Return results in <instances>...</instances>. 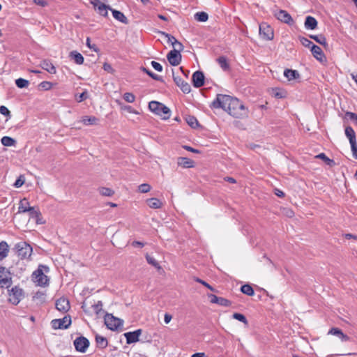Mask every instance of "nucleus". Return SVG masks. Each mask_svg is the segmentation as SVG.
Here are the masks:
<instances>
[{
	"label": "nucleus",
	"mask_w": 357,
	"mask_h": 357,
	"mask_svg": "<svg viewBox=\"0 0 357 357\" xmlns=\"http://www.w3.org/2000/svg\"><path fill=\"white\" fill-rule=\"evenodd\" d=\"M211 105L214 108H222L234 118L247 116V110L239 100L228 95L218 94Z\"/></svg>",
	"instance_id": "f257e3e1"
},
{
	"label": "nucleus",
	"mask_w": 357,
	"mask_h": 357,
	"mask_svg": "<svg viewBox=\"0 0 357 357\" xmlns=\"http://www.w3.org/2000/svg\"><path fill=\"white\" fill-rule=\"evenodd\" d=\"M13 250L15 252V254L21 259H30L33 248L26 241H20L17 243Z\"/></svg>",
	"instance_id": "f03ea898"
},
{
	"label": "nucleus",
	"mask_w": 357,
	"mask_h": 357,
	"mask_svg": "<svg viewBox=\"0 0 357 357\" xmlns=\"http://www.w3.org/2000/svg\"><path fill=\"white\" fill-rule=\"evenodd\" d=\"M43 269L47 272L49 271V268L47 266L40 265L38 269L32 274V280L37 286L45 287L49 284V279L47 276L44 274Z\"/></svg>",
	"instance_id": "7ed1b4c3"
},
{
	"label": "nucleus",
	"mask_w": 357,
	"mask_h": 357,
	"mask_svg": "<svg viewBox=\"0 0 357 357\" xmlns=\"http://www.w3.org/2000/svg\"><path fill=\"white\" fill-rule=\"evenodd\" d=\"M149 109L162 119H168L170 116V109L164 104L158 101H151L149 103Z\"/></svg>",
	"instance_id": "20e7f679"
},
{
	"label": "nucleus",
	"mask_w": 357,
	"mask_h": 357,
	"mask_svg": "<svg viewBox=\"0 0 357 357\" xmlns=\"http://www.w3.org/2000/svg\"><path fill=\"white\" fill-rule=\"evenodd\" d=\"M105 324L109 329L116 331L123 326V321L112 314H107L105 317Z\"/></svg>",
	"instance_id": "39448f33"
},
{
	"label": "nucleus",
	"mask_w": 357,
	"mask_h": 357,
	"mask_svg": "<svg viewBox=\"0 0 357 357\" xmlns=\"http://www.w3.org/2000/svg\"><path fill=\"white\" fill-rule=\"evenodd\" d=\"M344 132L345 135L349 140L353 156L354 158L357 159V142L356 133L351 126L346 127Z\"/></svg>",
	"instance_id": "423d86ee"
},
{
	"label": "nucleus",
	"mask_w": 357,
	"mask_h": 357,
	"mask_svg": "<svg viewBox=\"0 0 357 357\" xmlns=\"http://www.w3.org/2000/svg\"><path fill=\"white\" fill-rule=\"evenodd\" d=\"M9 301L13 305H17L24 296L22 289L15 286L8 291Z\"/></svg>",
	"instance_id": "0eeeda50"
},
{
	"label": "nucleus",
	"mask_w": 357,
	"mask_h": 357,
	"mask_svg": "<svg viewBox=\"0 0 357 357\" xmlns=\"http://www.w3.org/2000/svg\"><path fill=\"white\" fill-rule=\"evenodd\" d=\"M12 284L10 272L5 267H0V285L1 287L8 288Z\"/></svg>",
	"instance_id": "6e6552de"
},
{
	"label": "nucleus",
	"mask_w": 357,
	"mask_h": 357,
	"mask_svg": "<svg viewBox=\"0 0 357 357\" xmlns=\"http://www.w3.org/2000/svg\"><path fill=\"white\" fill-rule=\"evenodd\" d=\"M71 324L70 316H65L63 319H56L51 321L52 327L54 329H66Z\"/></svg>",
	"instance_id": "1a4fd4ad"
},
{
	"label": "nucleus",
	"mask_w": 357,
	"mask_h": 357,
	"mask_svg": "<svg viewBox=\"0 0 357 357\" xmlns=\"http://www.w3.org/2000/svg\"><path fill=\"white\" fill-rule=\"evenodd\" d=\"M91 3L93 6L94 9L102 16L107 17L108 14V10H112L109 6H107L100 0H91Z\"/></svg>",
	"instance_id": "9d476101"
},
{
	"label": "nucleus",
	"mask_w": 357,
	"mask_h": 357,
	"mask_svg": "<svg viewBox=\"0 0 357 357\" xmlns=\"http://www.w3.org/2000/svg\"><path fill=\"white\" fill-rule=\"evenodd\" d=\"M74 346L77 351L84 353L89 346V341L87 338L80 336L75 340Z\"/></svg>",
	"instance_id": "9b49d317"
},
{
	"label": "nucleus",
	"mask_w": 357,
	"mask_h": 357,
	"mask_svg": "<svg viewBox=\"0 0 357 357\" xmlns=\"http://www.w3.org/2000/svg\"><path fill=\"white\" fill-rule=\"evenodd\" d=\"M204 75L202 71L197 70L192 74V81L193 86L199 88L204 84Z\"/></svg>",
	"instance_id": "f8f14e48"
},
{
	"label": "nucleus",
	"mask_w": 357,
	"mask_h": 357,
	"mask_svg": "<svg viewBox=\"0 0 357 357\" xmlns=\"http://www.w3.org/2000/svg\"><path fill=\"white\" fill-rule=\"evenodd\" d=\"M167 60L172 66H178L181 61V55L176 50H171L167 56Z\"/></svg>",
	"instance_id": "ddd939ff"
},
{
	"label": "nucleus",
	"mask_w": 357,
	"mask_h": 357,
	"mask_svg": "<svg viewBox=\"0 0 357 357\" xmlns=\"http://www.w3.org/2000/svg\"><path fill=\"white\" fill-rule=\"evenodd\" d=\"M142 331L141 329L136 330L133 332H128L124 333V336L126 338L127 344H132L139 341V337L142 334Z\"/></svg>",
	"instance_id": "4468645a"
},
{
	"label": "nucleus",
	"mask_w": 357,
	"mask_h": 357,
	"mask_svg": "<svg viewBox=\"0 0 357 357\" xmlns=\"http://www.w3.org/2000/svg\"><path fill=\"white\" fill-rule=\"evenodd\" d=\"M56 308L62 312H66L69 310L70 306L69 301L66 298H60L56 301Z\"/></svg>",
	"instance_id": "2eb2a0df"
},
{
	"label": "nucleus",
	"mask_w": 357,
	"mask_h": 357,
	"mask_svg": "<svg viewBox=\"0 0 357 357\" xmlns=\"http://www.w3.org/2000/svg\"><path fill=\"white\" fill-rule=\"evenodd\" d=\"M275 16L278 20L286 24H291L293 22L291 16L286 10H280L275 13Z\"/></svg>",
	"instance_id": "dca6fc26"
},
{
	"label": "nucleus",
	"mask_w": 357,
	"mask_h": 357,
	"mask_svg": "<svg viewBox=\"0 0 357 357\" xmlns=\"http://www.w3.org/2000/svg\"><path fill=\"white\" fill-rule=\"evenodd\" d=\"M259 33L266 40H271L273 38L272 29L266 24H262L259 26Z\"/></svg>",
	"instance_id": "f3484780"
},
{
	"label": "nucleus",
	"mask_w": 357,
	"mask_h": 357,
	"mask_svg": "<svg viewBox=\"0 0 357 357\" xmlns=\"http://www.w3.org/2000/svg\"><path fill=\"white\" fill-rule=\"evenodd\" d=\"M173 78H174V81L176 83V84L181 89V90L184 93H189L190 92L191 88H190V84L188 82L183 81L179 77L174 76Z\"/></svg>",
	"instance_id": "a211bd4d"
},
{
	"label": "nucleus",
	"mask_w": 357,
	"mask_h": 357,
	"mask_svg": "<svg viewBox=\"0 0 357 357\" xmlns=\"http://www.w3.org/2000/svg\"><path fill=\"white\" fill-rule=\"evenodd\" d=\"M208 296L211 303H215L221 306H229L231 304L230 301L225 298L218 297L214 294H208Z\"/></svg>",
	"instance_id": "6ab92c4d"
},
{
	"label": "nucleus",
	"mask_w": 357,
	"mask_h": 357,
	"mask_svg": "<svg viewBox=\"0 0 357 357\" xmlns=\"http://www.w3.org/2000/svg\"><path fill=\"white\" fill-rule=\"evenodd\" d=\"M328 334L337 336L342 342H347L350 340V337L344 334L342 331L338 328H332Z\"/></svg>",
	"instance_id": "aec40b11"
},
{
	"label": "nucleus",
	"mask_w": 357,
	"mask_h": 357,
	"mask_svg": "<svg viewBox=\"0 0 357 357\" xmlns=\"http://www.w3.org/2000/svg\"><path fill=\"white\" fill-rule=\"evenodd\" d=\"M40 66L50 74H56V70L52 63L47 59H44L40 62Z\"/></svg>",
	"instance_id": "412c9836"
},
{
	"label": "nucleus",
	"mask_w": 357,
	"mask_h": 357,
	"mask_svg": "<svg viewBox=\"0 0 357 357\" xmlns=\"http://www.w3.org/2000/svg\"><path fill=\"white\" fill-rule=\"evenodd\" d=\"M311 52H312V54H313V56L318 61H323L324 60L326 59V57L323 53V51L319 46H317L314 44H312V46L311 47Z\"/></svg>",
	"instance_id": "4be33fe9"
},
{
	"label": "nucleus",
	"mask_w": 357,
	"mask_h": 357,
	"mask_svg": "<svg viewBox=\"0 0 357 357\" xmlns=\"http://www.w3.org/2000/svg\"><path fill=\"white\" fill-rule=\"evenodd\" d=\"M177 164L183 168H190L194 166V161L185 157H179L177 159Z\"/></svg>",
	"instance_id": "5701e85b"
},
{
	"label": "nucleus",
	"mask_w": 357,
	"mask_h": 357,
	"mask_svg": "<svg viewBox=\"0 0 357 357\" xmlns=\"http://www.w3.org/2000/svg\"><path fill=\"white\" fill-rule=\"evenodd\" d=\"M284 75L289 81L296 79L300 77L298 72L296 70L291 69H286L284 72Z\"/></svg>",
	"instance_id": "b1692460"
},
{
	"label": "nucleus",
	"mask_w": 357,
	"mask_h": 357,
	"mask_svg": "<svg viewBox=\"0 0 357 357\" xmlns=\"http://www.w3.org/2000/svg\"><path fill=\"white\" fill-rule=\"evenodd\" d=\"M317 26V21L312 16H307L305 21V27L307 29L313 30Z\"/></svg>",
	"instance_id": "393cba45"
},
{
	"label": "nucleus",
	"mask_w": 357,
	"mask_h": 357,
	"mask_svg": "<svg viewBox=\"0 0 357 357\" xmlns=\"http://www.w3.org/2000/svg\"><path fill=\"white\" fill-rule=\"evenodd\" d=\"M29 202L26 199H23L20 202V206L18 207V213H26L28 211H33V207L29 206Z\"/></svg>",
	"instance_id": "a878e982"
},
{
	"label": "nucleus",
	"mask_w": 357,
	"mask_h": 357,
	"mask_svg": "<svg viewBox=\"0 0 357 357\" xmlns=\"http://www.w3.org/2000/svg\"><path fill=\"white\" fill-rule=\"evenodd\" d=\"M111 10L112 12L113 17L116 20H118L125 24H128V20L127 17L125 16V15L122 12L116 10H114V9H112Z\"/></svg>",
	"instance_id": "bb28decb"
},
{
	"label": "nucleus",
	"mask_w": 357,
	"mask_h": 357,
	"mask_svg": "<svg viewBox=\"0 0 357 357\" xmlns=\"http://www.w3.org/2000/svg\"><path fill=\"white\" fill-rule=\"evenodd\" d=\"M9 252V246L6 241L0 242V260L5 259Z\"/></svg>",
	"instance_id": "cd10ccee"
},
{
	"label": "nucleus",
	"mask_w": 357,
	"mask_h": 357,
	"mask_svg": "<svg viewBox=\"0 0 357 357\" xmlns=\"http://www.w3.org/2000/svg\"><path fill=\"white\" fill-rule=\"evenodd\" d=\"M69 56L71 59L74 60L75 63L78 65L82 64L84 63L83 56L76 51L70 52Z\"/></svg>",
	"instance_id": "c85d7f7f"
},
{
	"label": "nucleus",
	"mask_w": 357,
	"mask_h": 357,
	"mask_svg": "<svg viewBox=\"0 0 357 357\" xmlns=\"http://www.w3.org/2000/svg\"><path fill=\"white\" fill-rule=\"evenodd\" d=\"M148 206L154 209L160 208L162 206V203L158 198H150L146 200Z\"/></svg>",
	"instance_id": "c756f323"
},
{
	"label": "nucleus",
	"mask_w": 357,
	"mask_h": 357,
	"mask_svg": "<svg viewBox=\"0 0 357 357\" xmlns=\"http://www.w3.org/2000/svg\"><path fill=\"white\" fill-rule=\"evenodd\" d=\"M96 342L97 347L100 349H104L107 347L108 344L107 340L105 337L99 335H96Z\"/></svg>",
	"instance_id": "7c9ffc66"
},
{
	"label": "nucleus",
	"mask_w": 357,
	"mask_h": 357,
	"mask_svg": "<svg viewBox=\"0 0 357 357\" xmlns=\"http://www.w3.org/2000/svg\"><path fill=\"white\" fill-rule=\"evenodd\" d=\"M310 37L314 40L317 43L326 47L327 45L326 39L324 36L320 35H310Z\"/></svg>",
	"instance_id": "2f4dec72"
},
{
	"label": "nucleus",
	"mask_w": 357,
	"mask_h": 357,
	"mask_svg": "<svg viewBox=\"0 0 357 357\" xmlns=\"http://www.w3.org/2000/svg\"><path fill=\"white\" fill-rule=\"evenodd\" d=\"M1 144L5 146H11L15 144V140L8 136H4L1 139Z\"/></svg>",
	"instance_id": "473e14b6"
},
{
	"label": "nucleus",
	"mask_w": 357,
	"mask_h": 357,
	"mask_svg": "<svg viewBox=\"0 0 357 357\" xmlns=\"http://www.w3.org/2000/svg\"><path fill=\"white\" fill-rule=\"evenodd\" d=\"M241 291L248 296H253L255 294L253 288L250 284H243L241 286Z\"/></svg>",
	"instance_id": "72a5a7b5"
},
{
	"label": "nucleus",
	"mask_w": 357,
	"mask_h": 357,
	"mask_svg": "<svg viewBox=\"0 0 357 357\" xmlns=\"http://www.w3.org/2000/svg\"><path fill=\"white\" fill-rule=\"evenodd\" d=\"M97 121H98V119L95 116H84L82 120V122L86 126L94 125L97 123Z\"/></svg>",
	"instance_id": "f704fd0d"
},
{
	"label": "nucleus",
	"mask_w": 357,
	"mask_h": 357,
	"mask_svg": "<svg viewBox=\"0 0 357 357\" xmlns=\"http://www.w3.org/2000/svg\"><path fill=\"white\" fill-rule=\"evenodd\" d=\"M208 15L205 12H197L195 14V19L199 22H206L208 20Z\"/></svg>",
	"instance_id": "c9c22d12"
},
{
	"label": "nucleus",
	"mask_w": 357,
	"mask_h": 357,
	"mask_svg": "<svg viewBox=\"0 0 357 357\" xmlns=\"http://www.w3.org/2000/svg\"><path fill=\"white\" fill-rule=\"evenodd\" d=\"M217 61L224 70H226L229 68V64L225 56H220L217 59Z\"/></svg>",
	"instance_id": "e433bc0d"
},
{
	"label": "nucleus",
	"mask_w": 357,
	"mask_h": 357,
	"mask_svg": "<svg viewBox=\"0 0 357 357\" xmlns=\"http://www.w3.org/2000/svg\"><path fill=\"white\" fill-rule=\"evenodd\" d=\"M142 70L144 73H146L149 76H150L152 79H153L154 80H157V81H161L162 80V78L160 76L153 73L152 71H151L150 70L144 68V67H142Z\"/></svg>",
	"instance_id": "4c0bfd02"
},
{
	"label": "nucleus",
	"mask_w": 357,
	"mask_h": 357,
	"mask_svg": "<svg viewBox=\"0 0 357 357\" xmlns=\"http://www.w3.org/2000/svg\"><path fill=\"white\" fill-rule=\"evenodd\" d=\"M29 81L23 78H19L15 80V84L20 89L26 88L29 86Z\"/></svg>",
	"instance_id": "58836bf2"
},
{
	"label": "nucleus",
	"mask_w": 357,
	"mask_h": 357,
	"mask_svg": "<svg viewBox=\"0 0 357 357\" xmlns=\"http://www.w3.org/2000/svg\"><path fill=\"white\" fill-rule=\"evenodd\" d=\"M99 192L102 196L111 197L114 195V191L109 188H100Z\"/></svg>",
	"instance_id": "ea45409f"
},
{
	"label": "nucleus",
	"mask_w": 357,
	"mask_h": 357,
	"mask_svg": "<svg viewBox=\"0 0 357 357\" xmlns=\"http://www.w3.org/2000/svg\"><path fill=\"white\" fill-rule=\"evenodd\" d=\"M116 102L119 103V105H121V109L127 111L129 113H132V114H139V112L135 110L131 106L122 105L121 102L119 100H116Z\"/></svg>",
	"instance_id": "a19ab883"
},
{
	"label": "nucleus",
	"mask_w": 357,
	"mask_h": 357,
	"mask_svg": "<svg viewBox=\"0 0 357 357\" xmlns=\"http://www.w3.org/2000/svg\"><path fill=\"white\" fill-rule=\"evenodd\" d=\"M186 122L192 128H196L198 126L197 119L192 116H188L186 117Z\"/></svg>",
	"instance_id": "79ce46f5"
},
{
	"label": "nucleus",
	"mask_w": 357,
	"mask_h": 357,
	"mask_svg": "<svg viewBox=\"0 0 357 357\" xmlns=\"http://www.w3.org/2000/svg\"><path fill=\"white\" fill-rule=\"evenodd\" d=\"M146 259L147 262L149 264L152 265L153 266H154L157 268H160L159 264L153 257H151L149 255L146 254Z\"/></svg>",
	"instance_id": "37998d69"
},
{
	"label": "nucleus",
	"mask_w": 357,
	"mask_h": 357,
	"mask_svg": "<svg viewBox=\"0 0 357 357\" xmlns=\"http://www.w3.org/2000/svg\"><path fill=\"white\" fill-rule=\"evenodd\" d=\"M232 317L234 319H235L239 321H241L245 324H248V320H247L246 317L243 314L236 312V313L233 314Z\"/></svg>",
	"instance_id": "c03bdc74"
},
{
	"label": "nucleus",
	"mask_w": 357,
	"mask_h": 357,
	"mask_svg": "<svg viewBox=\"0 0 357 357\" xmlns=\"http://www.w3.org/2000/svg\"><path fill=\"white\" fill-rule=\"evenodd\" d=\"M125 101L129 103H132L135 100V96L132 93H125L123 96Z\"/></svg>",
	"instance_id": "a18cd8bd"
},
{
	"label": "nucleus",
	"mask_w": 357,
	"mask_h": 357,
	"mask_svg": "<svg viewBox=\"0 0 357 357\" xmlns=\"http://www.w3.org/2000/svg\"><path fill=\"white\" fill-rule=\"evenodd\" d=\"M151 188V185L148 183H142L138 186L139 191L142 193L149 192Z\"/></svg>",
	"instance_id": "49530a36"
},
{
	"label": "nucleus",
	"mask_w": 357,
	"mask_h": 357,
	"mask_svg": "<svg viewBox=\"0 0 357 357\" xmlns=\"http://www.w3.org/2000/svg\"><path fill=\"white\" fill-rule=\"evenodd\" d=\"M53 84L50 82L43 81L39 84V88L44 90H50L52 89Z\"/></svg>",
	"instance_id": "de8ad7c7"
},
{
	"label": "nucleus",
	"mask_w": 357,
	"mask_h": 357,
	"mask_svg": "<svg viewBox=\"0 0 357 357\" xmlns=\"http://www.w3.org/2000/svg\"><path fill=\"white\" fill-rule=\"evenodd\" d=\"M172 39H174V42H173L174 50L178 51V53H180V52L183 50V45H182V43L178 42L175 38H173Z\"/></svg>",
	"instance_id": "09e8293b"
},
{
	"label": "nucleus",
	"mask_w": 357,
	"mask_h": 357,
	"mask_svg": "<svg viewBox=\"0 0 357 357\" xmlns=\"http://www.w3.org/2000/svg\"><path fill=\"white\" fill-rule=\"evenodd\" d=\"M0 114L2 115L6 116L7 118H10L11 114L9 109L3 105L0 106Z\"/></svg>",
	"instance_id": "8fccbe9b"
},
{
	"label": "nucleus",
	"mask_w": 357,
	"mask_h": 357,
	"mask_svg": "<svg viewBox=\"0 0 357 357\" xmlns=\"http://www.w3.org/2000/svg\"><path fill=\"white\" fill-rule=\"evenodd\" d=\"M317 158L322 159L325 161L328 165H331L334 164V161L333 160L329 159L324 153H320L317 156Z\"/></svg>",
	"instance_id": "3c124183"
},
{
	"label": "nucleus",
	"mask_w": 357,
	"mask_h": 357,
	"mask_svg": "<svg viewBox=\"0 0 357 357\" xmlns=\"http://www.w3.org/2000/svg\"><path fill=\"white\" fill-rule=\"evenodd\" d=\"M89 97L88 93L86 91H84L83 93H80L79 96H76L75 99L78 102H81L82 101L86 100Z\"/></svg>",
	"instance_id": "603ef678"
},
{
	"label": "nucleus",
	"mask_w": 357,
	"mask_h": 357,
	"mask_svg": "<svg viewBox=\"0 0 357 357\" xmlns=\"http://www.w3.org/2000/svg\"><path fill=\"white\" fill-rule=\"evenodd\" d=\"M92 307L93 308V310L95 312L98 314L99 312L102 310V301H98L96 304L92 305Z\"/></svg>",
	"instance_id": "864d4df0"
},
{
	"label": "nucleus",
	"mask_w": 357,
	"mask_h": 357,
	"mask_svg": "<svg viewBox=\"0 0 357 357\" xmlns=\"http://www.w3.org/2000/svg\"><path fill=\"white\" fill-rule=\"evenodd\" d=\"M24 181H25V179H24V177L21 175L19 176V178L15 181V182L14 183V186L15 188H20L21 187L24 183Z\"/></svg>",
	"instance_id": "5fc2aeb1"
},
{
	"label": "nucleus",
	"mask_w": 357,
	"mask_h": 357,
	"mask_svg": "<svg viewBox=\"0 0 357 357\" xmlns=\"http://www.w3.org/2000/svg\"><path fill=\"white\" fill-rule=\"evenodd\" d=\"M300 41L301 44L305 47H311L312 46L313 43L310 41L309 39L301 37L300 38Z\"/></svg>",
	"instance_id": "6e6d98bb"
},
{
	"label": "nucleus",
	"mask_w": 357,
	"mask_h": 357,
	"mask_svg": "<svg viewBox=\"0 0 357 357\" xmlns=\"http://www.w3.org/2000/svg\"><path fill=\"white\" fill-rule=\"evenodd\" d=\"M195 280L202 284H203L204 286H205L206 287H207L208 289H210L211 291H215V289L214 288L211 286L209 284H208L207 282H206L205 281L199 279V278H195Z\"/></svg>",
	"instance_id": "4d7b16f0"
},
{
	"label": "nucleus",
	"mask_w": 357,
	"mask_h": 357,
	"mask_svg": "<svg viewBox=\"0 0 357 357\" xmlns=\"http://www.w3.org/2000/svg\"><path fill=\"white\" fill-rule=\"evenodd\" d=\"M345 116L347 118L349 119L350 120L355 121L356 123L357 124V114L353 112H347L345 114Z\"/></svg>",
	"instance_id": "13d9d810"
},
{
	"label": "nucleus",
	"mask_w": 357,
	"mask_h": 357,
	"mask_svg": "<svg viewBox=\"0 0 357 357\" xmlns=\"http://www.w3.org/2000/svg\"><path fill=\"white\" fill-rule=\"evenodd\" d=\"M151 66L155 70L158 72H161L162 70V65L156 61H151Z\"/></svg>",
	"instance_id": "bf43d9fd"
},
{
	"label": "nucleus",
	"mask_w": 357,
	"mask_h": 357,
	"mask_svg": "<svg viewBox=\"0 0 357 357\" xmlns=\"http://www.w3.org/2000/svg\"><path fill=\"white\" fill-rule=\"evenodd\" d=\"M33 1L36 4L42 7H45L47 4L45 0H33Z\"/></svg>",
	"instance_id": "052dcab7"
},
{
	"label": "nucleus",
	"mask_w": 357,
	"mask_h": 357,
	"mask_svg": "<svg viewBox=\"0 0 357 357\" xmlns=\"http://www.w3.org/2000/svg\"><path fill=\"white\" fill-rule=\"evenodd\" d=\"M103 69L105 70V71H107V72H112L113 69L111 66L110 64L107 63H105L103 64Z\"/></svg>",
	"instance_id": "680f3d73"
},
{
	"label": "nucleus",
	"mask_w": 357,
	"mask_h": 357,
	"mask_svg": "<svg viewBox=\"0 0 357 357\" xmlns=\"http://www.w3.org/2000/svg\"><path fill=\"white\" fill-rule=\"evenodd\" d=\"M86 45L90 48V49H93L94 51L97 52L98 51V49L96 48V45H91V43H90V38H86Z\"/></svg>",
	"instance_id": "e2e57ef3"
},
{
	"label": "nucleus",
	"mask_w": 357,
	"mask_h": 357,
	"mask_svg": "<svg viewBox=\"0 0 357 357\" xmlns=\"http://www.w3.org/2000/svg\"><path fill=\"white\" fill-rule=\"evenodd\" d=\"M183 148H184L185 150H187V151H190V152H192V153H199V152L197 149H193L192 147L189 146H183Z\"/></svg>",
	"instance_id": "0e129e2a"
},
{
	"label": "nucleus",
	"mask_w": 357,
	"mask_h": 357,
	"mask_svg": "<svg viewBox=\"0 0 357 357\" xmlns=\"http://www.w3.org/2000/svg\"><path fill=\"white\" fill-rule=\"evenodd\" d=\"M27 212L29 213L30 217H31V218L37 217L39 215L38 211H36L34 208H33V211H28Z\"/></svg>",
	"instance_id": "69168bd1"
},
{
	"label": "nucleus",
	"mask_w": 357,
	"mask_h": 357,
	"mask_svg": "<svg viewBox=\"0 0 357 357\" xmlns=\"http://www.w3.org/2000/svg\"><path fill=\"white\" fill-rule=\"evenodd\" d=\"M172 315L169 314H165V317H164V321L165 322V324H169L170 322V321L172 320Z\"/></svg>",
	"instance_id": "338daca9"
},
{
	"label": "nucleus",
	"mask_w": 357,
	"mask_h": 357,
	"mask_svg": "<svg viewBox=\"0 0 357 357\" xmlns=\"http://www.w3.org/2000/svg\"><path fill=\"white\" fill-rule=\"evenodd\" d=\"M132 246H134V247H140V248H142V247L144 246V243H142V242H140V241H133V242L132 243Z\"/></svg>",
	"instance_id": "774afa93"
}]
</instances>
